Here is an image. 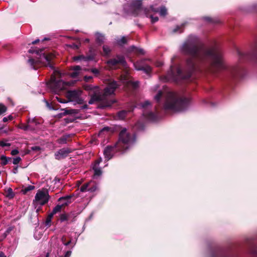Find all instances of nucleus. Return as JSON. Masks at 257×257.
<instances>
[{
  "label": "nucleus",
  "instance_id": "38",
  "mask_svg": "<svg viewBox=\"0 0 257 257\" xmlns=\"http://www.w3.org/2000/svg\"><path fill=\"white\" fill-rule=\"evenodd\" d=\"M67 47L70 48L74 50H77L79 47V44H77L75 43H72L71 44H67L66 45Z\"/></svg>",
  "mask_w": 257,
  "mask_h": 257
},
{
  "label": "nucleus",
  "instance_id": "46",
  "mask_svg": "<svg viewBox=\"0 0 257 257\" xmlns=\"http://www.w3.org/2000/svg\"><path fill=\"white\" fill-rule=\"evenodd\" d=\"M74 101H75L77 103L79 104H83L84 102V100L82 98L80 97V96H78L77 98H76Z\"/></svg>",
  "mask_w": 257,
  "mask_h": 257
},
{
  "label": "nucleus",
  "instance_id": "55",
  "mask_svg": "<svg viewBox=\"0 0 257 257\" xmlns=\"http://www.w3.org/2000/svg\"><path fill=\"white\" fill-rule=\"evenodd\" d=\"M78 74H79L78 72L74 71L73 72H72L71 73V76L73 78H75L78 75Z\"/></svg>",
  "mask_w": 257,
  "mask_h": 257
},
{
  "label": "nucleus",
  "instance_id": "37",
  "mask_svg": "<svg viewBox=\"0 0 257 257\" xmlns=\"http://www.w3.org/2000/svg\"><path fill=\"white\" fill-rule=\"evenodd\" d=\"M203 19L210 23H216L217 21L210 17H204Z\"/></svg>",
  "mask_w": 257,
  "mask_h": 257
},
{
  "label": "nucleus",
  "instance_id": "48",
  "mask_svg": "<svg viewBox=\"0 0 257 257\" xmlns=\"http://www.w3.org/2000/svg\"><path fill=\"white\" fill-rule=\"evenodd\" d=\"M13 118V117L11 115H10L9 116H8V117H5L3 118V121L4 122H7L9 120H12Z\"/></svg>",
  "mask_w": 257,
  "mask_h": 257
},
{
  "label": "nucleus",
  "instance_id": "5",
  "mask_svg": "<svg viewBox=\"0 0 257 257\" xmlns=\"http://www.w3.org/2000/svg\"><path fill=\"white\" fill-rule=\"evenodd\" d=\"M54 58V55L53 54H46L44 53L42 56L40 55V58L36 59L30 58L28 62L32 68L35 70L44 65L50 67L51 69H54L53 64L51 62Z\"/></svg>",
  "mask_w": 257,
  "mask_h": 257
},
{
  "label": "nucleus",
  "instance_id": "39",
  "mask_svg": "<svg viewBox=\"0 0 257 257\" xmlns=\"http://www.w3.org/2000/svg\"><path fill=\"white\" fill-rule=\"evenodd\" d=\"M7 110V107L3 103H0V115L4 113Z\"/></svg>",
  "mask_w": 257,
  "mask_h": 257
},
{
  "label": "nucleus",
  "instance_id": "1",
  "mask_svg": "<svg viewBox=\"0 0 257 257\" xmlns=\"http://www.w3.org/2000/svg\"><path fill=\"white\" fill-rule=\"evenodd\" d=\"M180 51L189 57L186 59L182 69L177 66L172 70L173 75L177 79H188L194 72L203 69L214 74L225 70L231 79L242 77L243 68L240 65L226 66L219 49L215 47L201 48L196 36H190L181 46Z\"/></svg>",
  "mask_w": 257,
  "mask_h": 257
},
{
  "label": "nucleus",
  "instance_id": "27",
  "mask_svg": "<svg viewBox=\"0 0 257 257\" xmlns=\"http://www.w3.org/2000/svg\"><path fill=\"white\" fill-rule=\"evenodd\" d=\"M62 208L63 207L60 204H58L53 208L51 213L54 215L58 212H60Z\"/></svg>",
  "mask_w": 257,
  "mask_h": 257
},
{
  "label": "nucleus",
  "instance_id": "56",
  "mask_svg": "<svg viewBox=\"0 0 257 257\" xmlns=\"http://www.w3.org/2000/svg\"><path fill=\"white\" fill-rule=\"evenodd\" d=\"M84 79L86 82H88L92 79V77L91 76H85L84 77Z\"/></svg>",
  "mask_w": 257,
  "mask_h": 257
},
{
  "label": "nucleus",
  "instance_id": "57",
  "mask_svg": "<svg viewBox=\"0 0 257 257\" xmlns=\"http://www.w3.org/2000/svg\"><path fill=\"white\" fill-rule=\"evenodd\" d=\"M96 190V186L93 185L91 187H88V191L90 192H94Z\"/></svg>",
  "mask_w": 257,
  "mask_h": 257
},
{
  "label": "nucleus",
  "instance_id": "9",
  "mask_svg": "<svg viewBox=\"0 0 257 257\" xmlns=\"http://www.w3.org/2000/svg\"><path fill=\"white\" fill-rule=\"evenodd\" d=\"M116 152L122 153V151L116 146V143L113 145L107 146L103 150L104 158L108 161L113 157Z\"/></svg>",
  "mask_w": 257,
  "mask_h": 257
},
{
  "label": "nucleus",
  "instance_id": "64",
  "mask_svg": "<svg viewBox=\"0 0 257 257\" xmlns=\"http://www.w3.org/2000/svg\"><path fill=\"white\" fill-rule=\"evenodd\" d=\"M18 166L15 167L13 170V173L17 174L18 173Z\"/></svg>",
  "mask_w": 257,
  "mask_h": 257
},
{
  "label": "nucleus",
  "instance_id": "22",
  "mask_svg": "<svg viewBox=\"0 0 257 257\" xmlns=\"http://www.w3.org/2000/svg\"><path fill=\"white\" fill-rule=\"evenodd\" d=\"M131 51H135L138 54L144 55L145 54V51L141 48H138L135 46H132L130 48Z\"/></svg>",
  "mask_w": 257,
  "mask_h": 257
},
{
  "label": "nucleus",
  "instance_id": "7",
  "mask_svg": "<svg viewBox=\"0 0 257 257\" xmlns=\"http://www.w3.org/2000/svg\"><path fill=\"white\" fill-rule=\"evenodd\" d=\"M49 198L50 196L47 190H39L35 195L33 203L34 205L40 204L41 206H43L48 203Z\"/></svg>",
  "mask_w": 257,
  "mask_h": 257
},
{
  "label": "nucleus",
  "instance_id": "41",
  "mask_svg": "<svg viewBox=\"0 0 257 257\" xmlns=\"http://www.w3.org/2000/svg\"><path fill=\"white\" fill-rule=\"evenodd\" d=\"M162 95V92L161 91H159L158 93L156 94V95L155 96V99L157 101V102L159 103L160 102Z\"/></svg>",
  "mask_w": 257,
  "mask_h": 257
},
{
  "label": "nucleus",
  "instance_id": "23",
  "mask_svg": "<svg viewBox=\"0 0 257 257\" xmlns=\"http://www.w3.org/2000/svg\"><path fill=\"white\" fill-rule=\"evenodd\" d=\"M70 213H62L60 215V220L61 222H63L65 221H68L71 217Z\"/></svg>",
  "mask_w": 257,
  "mask_h": 257
},
{
  "label": "nucleus",
  "instance_id": "31",
  "mask_svg": "<svg viewBox=\"0 0 257 257\" xmlns=\"http://www.w3.org/2000/svg\"><path fill=\"white\" fill-rule=\"evenodd\" d=\"M35 186L33 185H29L26 187L25 189L22 190V192L24 194H27V193L30 191L33 190L35 189Z\"/></svg>",
  "mask_w": 257,
  "mask_h": 257
},
{
  "label": "nucleus",
  "instance_id": "50",
  "mask_svg": "<svg viewBox=\"0 0 257 257\" xmlns=\"http://www.w3.org/2000/svg\"><path fill=\"white\" fill-rule=\"evenodd\" d=\"M31 150L35 152L39 151L41 150V148L39 146H33L31 148Z\"/></svg>",
  "mask_w": 257,
  "mask_h": 257
},
{
  "label": "nucleus",
  "instance_id": "17",
  "mask_svg": "<svg viewBox=\"0 0 257 257\" xmlns=\"http://www.w3.org/2000/svg\"><path fill=\"white\" fill-rule=\"evenodd\" d=\"M61 110L64 111L63 114L65 115L78 114L79 112V110L78 109H68L67 108L61 109Z\"/></svg>",
  "mask_w": 257,
  "mask_h": 257
},
{
  "label": "nucleus",
  "instance_id": "60",
  "mask_svg": "<svg viewBox=\"0 0 257 257\" xmlns=\"http://www.w3.org/2000/svg\"><path fill=\"white\" fill-rule=\"evenodd\" d=\"M56 99H57L58 101H59V102L62 103H66L67 102L65 100L63 99L58 97H56Z\"/></svg>",
  "mask_w": 257,
  "mask_h": 257
},
{
  "label": "nucleus",
  "instance_id": "35",
  "mask_svg": "<svg viewBox=\"0 0 257 257\" xmlns=\"http://www.w3.org/2000/svg\"><path fill=\"white\" fill-rule=\"evenodd\" d=\"M160 14L162 16H165L167 14V10L165 7L162 6L160 10Z\"/></svg>",
  "mask_w": 257,
  "mask_h": 257
},
{
  "label": "nucleus",
  "instance_id": "36",
  "mask_svg": "<svg viewBox=\"0 0 257 257\" xmlns=\"http://www.w3.org/2000/svg\"><path fill=\"white\" fill-rule=\"evenodd\" d=\"M61 241L63 244L65 245H68L71 242V240L69 239L68 241L66 240V237L65 236H63L61 238Z\"/></svg>",
  "mask_w": 257,
  "mask_h": 257
},
{
  "label": "nucleus",
  "instance_id": "28",
  "mask_svg": "<svg viewBox=\"0 0 257 257\" xmlns=\"http://www.w3.org/2000/svg\"><path fill=\"white\" fill-rule=\"evenodd\" d=\"M249 252L252 257H257V246L255 245L252 246L249 249Z\"/></svg>",
  "mask_w": 257,
  "mask_h": 257
},
{
  "label": "nucleus",
  "instance_id": "63",
  "mask_svg": "<svg viewBox=\"0 0 257 257\" xmlns=\"http://www.w3.org/2000/svg\"><path fill=\"white\" fill-rule=\"evenodd\" d=\"M88 108V105L86 104H85L80 107L81 109H86Z\"/></svg>",
  "mask_w": 257,
  "mask_h": 257
},
{
  "label": "nucleus",
  "instance_id": "29",
  "mask_svg": "<svg viewBox=\"0 0 257 257\" xmlns=\"http://www.w3.org/2000/svg\"><path fill=\"white\" fill-rule=\"evenodd\" d=\"M54 216V214H53L52 213H50L47 216L46 220L45 221V225L47 226L48 227L50 226L51 223V220Z\"/></svg>",
  "mask_w": 257,
  "mask_h": 257
},
{
  "label": "nucleus",
  "instance_id": "26",
  "mask_svg": "<svg viewBox=\"0 0 257 257\" xmlns=\"http://www.w3.org/2000/svg\"><path fill=\"white\" fill-rule=\"evenodd\" d=\"M44 50V49H38L37 48H32L29 50V53L33 54V53H36L37 54H39L41 53H42Z\"/></svg>",
  "mask_w": 257,
  "mask_h": 257
},
{
  "label": "nucleus",
  "instance_id": "44",
  "mask_svg": "<svg viewBox=\"0 0 257 257\" xmlns=\"http://www.w3.org/2000/svg\"><path fill=\"white\" fill-rule=\"evenodd\" d=\"M102 158L101 157L99 158L98 159H97V160H96L95 161L93 166L99 167V165L100 163L102 162Z\"/></svg>",
  "mask_w": 257,
  "mask_h": 257
},
{
  "label": "nucleus",
  "instance_id": "6",
  "mask_svg": "<svg viewBox=\"0 0 257 257\" xmlns=\"http://www.w3.org/2000/svg\"><path fill=\"white\" fill-rule=\"evenodd\" d=\"M107 66L110 69H117L120 66L124 67L126 62L124 56L116 55L115 57L109 59L106 61Z\"/></svg>",
  "mask_w": 257,
  "mask_h": 257
},
{
  "label": "nucleus",
  "instance_id": "19",
  "mask_svg": "<svg viewBox=\"0 0 257 257\" xmlns=\"http://www.w3.org/2000/svg\"><path fill=\"white\" fill-rule=\"evenodd\" d=\"M92 170L94 171V174H93V178L94 179H96L98 177H99L100 176H101L102 175V171L100 167L93 166Z\"/></svg>",
  "mask_w": 257,
  "mask_h": 257
},
{
  "label": "nucleus",
  "instance_id": "21",
  "mask_svg": "<svg viewBox=\"0 0 257 257\" xmlns=\"http://www.w3.org/2000/svg\"><path fill=\"white\" fill-rule=\"evenodd\" d=\"M70 138V135H63L57 141L59 144H65L67 143L68 139Z\"/></svg>",
  "mask_w": 257,
  "mask_h": 257
},
{
  "label": "nucleus",
  "instance_id": "3",
  "mask_svg": "<svg viewBox=\"0 0 257 257\" xmlns=\"http://www.w3.org/2000/svg\"><path fill=\"white\" fill-rule=\"evenodd\" d=\"M189 102V98L180 96L174 92H169L167 95L164 108L165 110H170L175 112L181 111L188 107Z\"/></svg>",
  "mask_w": 257,
  "mask_h": 257
},
{
  "label": "nucleus",
  "instance_id": "15",
  "mask_svg": "<svg viewBox=\"0 0 257 257\" xmlns=\"http://www.w3.org/2000/svg\"><path fill=\"white\" fill-rule=\"evenodd\" d=\"M81 94V90H69L67 92V97L69 99V101H72L74 100L78 96H80Z\"/></svg>",
  "mask_w": 257,
  "mask_h": 257
},
{
  "label": "nucleus",
  "instance_id": "43",
  "mask_svg": "<svg viewBox=\"0 0 257 257\" xmlns=\"http://www.w3.org/2000/svg\"><path fill=\"white\" fill-rule=\"evenodd\" d=\"M104 38L103 36L100 35L98 36L96 38L97 43H99L100 45L102 44L104 42Z\"/></svg>",
  "mask_w": 257,
  "mask_h": 257
},
{
  "label": "nucleus",
  "instance_id": "13",
  "mask_svg": "<svg viewBox=\"0 0 257 257\" xmlns=\"http://www.w3.org/2000/svg\"><path fill=\"white\" fill-rule=\"evenodd\" d=\"M72 152L70 149L64 148L59 150L55 153V158L56 160H60L66 158Z\"/></svg>",
  "mask_w": 257,
  "mask_h": 257
},
{
  "label": "nucleus",
  "instance_id": "58",
  "mask_svg": "<svg viewBox=\"0 0 257 257\" xmlns=\"http://www.w3.org/2000/svg\"><path fill=\"white\" fill-rule=\"evenodd\" d=\"M19 151L17 149H14V150H13L12 151H11V155H13V156H15V155H16L17 154H19Z\"/></svg>",
  "mask_w": 257,
  "mask_h": 257
},
{
  "label": "nucleus",
  "instance_id": "40",
  "mask_svg": "<svg viewBox=\"0 0 257 257\" xmlns=\"http://www.w3.org/2000/svg\"><path fill=\"white\" fill-rule=\"evenodd\" d=\"M85 56L83 55H80L78 56H76L73 57V60L75 61L83 60L84 61Z\"/></svg>",
  "mask_w": 257,
  "mask_h": 257
},
{
  "label": "nucleus",
  "instance_id": "10",
  "mask_svg": "<svg viewBox=\"0 0 257 257\" xmlns=\"http://www.w3.org/2000/svg\"><path fill=\"white\" fill-rule=\"evenodd\" d=\"M131 10L133 16H138L141 12L144 10L147 17H148L147 12L148 10L147 8L144 9L143 8L142 3L141 0H134L131 4Z\"/></svg>",
  "mask_w": 257,
  "mask_h": 257
},
{
  "label": "nucleus",
  "instance_id": "54",
  "mask_svg": "<svg viewBox=\"0 0 257 257\" xmlns=\"http://www.w3.org/2000/svg\"><path fill=\"white\" fill-rule=\"evenodd\" d=\"M14 229V227L13 226H10L9 227L7 230L5 231V232H6V233H7L8 234H9Z\"/></svg>",
  "mask_w": 257,
  "mask_h": 257
},
{
  "label": "nucleus",
  "instance_id": "11",
  "mask_svg": "<svg viewBox=\"0 0 257 257\" xmlns=\"http://www.w3.org/2000/svg\"><path fill=\"white\" fill-rule=\"evenodd\" d=\"M211 257H236L230 249L217 248L212 251Z\"/></svg>",
  "mask_w": 257,
  "mask_h": 257
},
{
  "label": "nucleus",
  "instance_id": "8",
  "mask_svg": "<svg viewBox=\"0 0 257 257\" xmlns=\"http://www.w3.org/2000/svg\"><path fill=\"white\" fill-rule=\"evenodd\" d=\"M237 53L240 61L245 60H251L257 61V44L247 53H241L239 50H237Z\"/></svg>",
  "mask_w": 257,
  "mask_h": 257
},
{
  "label": "nucleus",
  "instance_id": "51",
  "mask_svg": "<svg viewBox=\"0 0 257 257\" xmlns=\"http://www.w3.org/2000/svg\"><path fill=\"white\" fill-rule=\"evenodd\" d=\"M150 17L151 18V21L153 23L157 22L159 20L158 17H153L151 16Z\"/></svg>",
  "mask_w": 257,
  "mask_h": 257
},
{
  "label": "nucleus",
  "instance_id": "34",
  "mask_svg": "<svg viewBox=\"0 0 257 257\" xmlns=\"http://www.w3.org/2000/svg\"><path fill=\"white\" fill-rule=\"evenodd\" d=\"M89 183L84 184L81 186L80 188V191L82 192H84L88 191V187L89 186Z\"/></svg>",
  "mask_w": 257,
  "mask_h": 257
},
{
  "label": "nucleus",
  "instance_id": "25",
  "mask_svg": "<svg viewBox=\"0 0 257 257\" xmlns=\"http://www.w3.org/2000/svg\"><path fill=\"white\" fill-rule=\"evenodd\" d=\"M0 160L2 161L1 165L2 166H5L8 164V160H12V158L2 155L0 157Z\"/></svg>",
  "mask_w": 257,
  "mask_h": 257
},
{
  "label": "nucleus",
  "instance_id": "33",
  "mask_svg": "<svg viewBox=\"0 0 257 257\" xmlns=\"http://www.w3.org/2000/svg\"><path fill=\"white\" fill-rule=\"evenodd\" d=\"M102 49L103 53L105 55H108L111 52V49L107 45H103L102 47Z\"/></svg>",
  "mask_w": 257,
  "mask_h": 257
},
{
  "label": "nucleus",
  "instance_id": "30",
  "mask_svg": "<svg viewBox=\"0 0 257 257\" xmlns=\"http://www.w3.org/2000/svg\"><path fill=\"white\" fill-rule=\"evenodd\" d=\"M127 113V111L123 110L119 111L117 113V116L120 119H123L124 118Z\"/></svg>",
  "mask_w": 257,
  "mask_h": 257
},
{
  "label": "nucleus",
  "instance_id": "20",
  "mask_svg": "<svg viewBox=\"0 0 257 257\" xmlns=\"http://www.w3.org/2000/svg\"><path fill=\"white\" fill-rule=\"evenodd\" d=\"M5 195L7 198H9V199H12L14 198L15 194L11 188H9L7 190L5 189Z\"/></svg>",
  "mask_w": 257,
  "mask_h": 257
},
{
  "label": "nucleus",
  "instance_id": "14",
  "mask_svg": "<svg viewBox=\"0 0 257 257\" xmlns=\"http://www.w3.org/2000/svg\"><path fill=\"white\" fill-rule=\"evenodd\" d=\"M74 197V194H71L69 195H67L65 196H63L60 197L58 201L60 202V205L63 207L65 208L66 206H68L70 203H71L72 201L71 200L72 198Z\"/></svg>",
  "mask_w": 257,
  "mask_h": 257
},
{
  "label": "nucleus",
  "instance_id": "45",
  "mask_svg": "<svg viewBox=\"0 0 257 257\" xmlns=\"http://www.w3.org/2000/svg\"><path fill=\"white\" fill-rule=\"evenodd\" d=\"M22 159L20 157H16L13 159V163L14 165L18 164L21 161Z\"/></svg>",
  "mask_w": 257,
  "mask_h": 257
},
{
  "label": "nucleus",
  "instance_id": "18",
  "mask_svg": "<svg viewBox=\"0 0 257 257\" xmlns=\"http://www.w3.org/2000/svg\"><path fill=\"white\" fill-rule=\"evenodd\" d=\"M52 83L53 85L58 89H62L64 87V82L61 80H56L55 78H53Z\"/></svg>",
  "mask_w": 257,
  "mask_h": 257
},
{
  "label": "nucleus",
  "instance_id": "12",
  "mask_svg": "<svg viewBox=\"0 0 257 257\" xmlns=\"http://www.w3.org/2000/svg\"><path fill=\"white\" fill-rule=\"evenodd\" d=\"M146 59H143L136 62L134 64L135 69L139 71H143L146 74L150 75L152 73V67L146 63Z\"/></svg>",
  "mask_w": 257,
  "mask_h": 257
},
{
  "label": "nucleus",
  "instance_id": "47",
  "mask_svg": "<svg viewBox=\"0 0 257 257\" xmlns=\"http://www.w3.org/2000/svg\"><path fill=\"white\" fill-rule=\"evenodd\" d=\"M46 105L48 108L50 110H56L57 108L52 105L51 104L49 103L47 101H46Z\"/></svg>",
  "mask_w": 257,
  "mask_h": 257
},
{
  "label": "nucleus",
  "instance_id": "62",
  "mask_svg": "<svg viewBox=\"0 0 257 257\" xmlns=\"http://www.w3.org/2000/svg\"><path fill=\"white\" fill-rule=\"evenodd\" d=\"M150 104V102L149 101H146L143 104L142 106H143V107H146V106H147L148 105H149Z\"/></svg>",
  "mask_w": 257,
  "mask_h": 257
},
{
  "label": "nucleus",
  "instance_id": "16",
  "mask_svg": "<svg viewBox=\"0 0 257 257\" xmlns=\"http://www.w3.org/2000/svg\"><path fill=\"white\" fill-rule=\"evenodd\" d=\"M143 116L148 120L150 121H155L157 119V115L152 112V111H149V112H144Z\"/></svg>",
  "mask_w": 257,
  "mask_h": 257
},
{
  "label": "nucleus",
  "instance_id": "24",
  "mask_svg": "<svg viewBox=\"0 0 257 257\" xmlns=\"http://www.w3.org/2000/svg\"><path fill=\"white\" fill-rule=\"evenodd\" d=\"M127 43V39L126 37L123 36L121 39L116 40L117 44L119 46H122L126 44Z\"/></svg>",
  "mask_w": 257,
  "mask_h": 257
},
{
  "label": "nucleus",
  "instance_id": "2",
  "mask_svg": "<svg viewBox=\"0 0 257 257\" xmlns=\"http://www.w3.org/2000/svg\"><path fill=\"white\" fill-rule=\"evenodd\" d=\"M118 86L119 85L116 81H113L110 82L103 89L102 93L94 92L91 94L88 103L92 104L96 102H99L97 107L102 109L110 107L116 101L113 99H108L107 97L113 94Z\"/></svg>",
  "mask_w": 257,
  "mask_h": 257
},
{
  "label": "nucleus",
  "instance_id": "32",
  "mask_svg": "<svg viewBox=\"0 0 257 257\" xmlns=\"http://www.w3.org/2000/svg\"><path fill=\"white\" fill-rule=\"evenodd\" d=\"M104 132H110L111 133H113L114 132V130L112 127L106 126L100 130V131L99 132V134L103 133Z\"/></svg>",
  "mask_w": 257,
  "mask_h": 257
},
{
  "label": "nucleus",
  "instance_id": "4",
  "mask_svg": "<svg viewBox=\"0 0 257 257\" xmlns=\"http://www.w3.org/2000/svg\"><path fill=\"white\" fill-rule=\"evenodd\" d=\"M136 142V136L135 134H131L126 128H123L120 131L118 135V139L116 142V146L121 149L122 153L126 150Z\"/></svg>",
  "mask_w": 257,
  "mask_h": 257
},
{
  "label": "nucleus",
  "instance_id": "42",
  "mask_svg": "<svg viewBox=\"0 0 257 257\" xmlns=\"http://www.w3.org/2000/svg\"><path fill=\"white\" fill-rule=\"evenodd\" d=\"M129 83L131 85V86L134 89L138 88L139 86V82L138 81H130Z\"/></svg>",
  "mask_w": 257,
  "mask_h": 257
},
{
  "label": "nucleus",
  "instance_id": "49",
  "mask_svg": "<svg viewBox=\"0 0 257 257\" xmlns=\"http://www.w3.org/2000/svg\"><path fill=\"white\" fill-rule=\"evenodd\" d=\"M11 146L10 143H6L4 142V141H0V146L2 147H10Z\"/></svg>",
  "mask_w": 257,
  "mask_h": 257
},
{
  "label": "nucleus",
  "instance_id": "61",
  "mask_svg": "<svg viewBox=\"0 0 257 257\" xmlns=\"http://www.w3.org/2000/svg\"><path fill=\"white\" fill-rule=\"evenodd\" d=\"M93 59V57L91 56H85L84 61H88Z\"/></svg>",
  "mask_w": 257,
  "mask_h": 257
},
{
  "label": "nucleus",
  "instance_id": "52",
  "mask_svg": "<svg viewBox=\"0 0 257 257\" xmlns=\"http://www.w3.org/2000/svg\"><path fill=\"white\" fill-rule=\"evenodd\" d=\"M72 251L71 250H68L65 252L64 255H62L61 257H70Z\"/></svg>",
  "mask_w": 257,
  "mask_h": 257
},
{
  "label": "nucleus",
  "instance_id": "59",
  "mask_svg": "<svg viewBox=\"0 0 257 257\" xmlns=\"http://www.w3.org/2000/svg\"><path fill=\"white\" fill-rule=\"evenodd\" d=\"M72 70L78 72V71L81 70V67L80 66L77 65L73 67Z\"/></svg>",
  "mask_w": 257,
  "mask_h": 257
},
{
  "label": "nucleus",
  "instance_id": "53",
  "mask_svg": "<svg viewBox=\"0 0 257 257\" xmlns=\"http://www.w3.org/2000/svg\"><path fill=\"white\" fill-rule=\"evenodd\" d=\"M91 72L95 75H97L99 73V70L96 68L91 69Z\"/></svg>",
  "mask_w": 257,
  "mask_h": 257
}]
</instances>
